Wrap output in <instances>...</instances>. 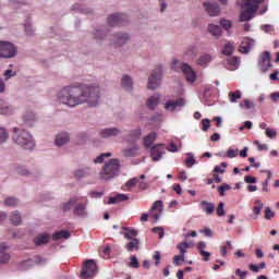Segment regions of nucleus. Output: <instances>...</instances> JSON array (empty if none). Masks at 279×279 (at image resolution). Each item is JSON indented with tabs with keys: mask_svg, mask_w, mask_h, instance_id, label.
Listing matches in <instances>:
<instances>
[{
	"mask_svg": "<svg viewBox=\"0 0 279 279\" xmlns=\"http://www.w3.org/2000/svg\"><path fill=\"white\" fill-rule=\"evenodd\" d=\"M256 45V41L252 38H244L240 45L239 51L240 53H248L250 51H252V49H254Z\"/></svg>",
	"mask_w": 279,
	"mask_h": 279,
	"instance_id": "f3484780",
	"label": "nucleus"
},
{
	"mask_svg": "<svg viewBox=\"0 0 279 279\" xmlns=\"http://www.w3.org/2000/svg\"><path fill=\"white\" fill-rule=\"evenodd\" d=\"M57 100L68 108H75L87 104L89 108H97L101 101V88L97 85L75 83L62 87L57 93Z\"/></svg>",
	"mask_w": 279,
	"mask_h": 279,
	"instance_id": "f257e3e1",
	"label": "nucleus"
},
{
	"mask_svg": "<svg viewBox=\"0 0 279 279\" xmlns=\"http://www.w3.org/2000/svg\"><path fill=\"white\" fill-rule=\"evenodd\" d=\"M122 230H125V232H120V234H123L124 239L132 240L135 239V236H138V231H136L135 229L123 227Z\"/></svg>",
	"mask_w": 279,
	"mask_h": 279,
	"instance_id": "473e14b6",
	"label": "nucleus"
},
{
	"mask_svg": "<svg viewBox=\"0 0 279 279\" xmlns=\"http://www.w3.org/2000/svg\"><path fill=\"white\" fill-rule=\"evenodd\" d=\"M240 108H245L246 110H252L256 108L254 102L250 101L248 99H244L242 102H240Z\"/></svg>",
	"mask_w": 279,
	"mask_h": 279,
	"instance_id": "864d4df0",
	"label": "nucleus"
},
{
	"mask_svg": "<svg viewBox=\"0 0 279 279\" xmlns=\"http://www.w3.org/2000/svg\"><path fill=\"white\" fill-rule=\"evenodd\" d=\"M230 189H232V186H230V184H222L218 187V193L219 195H221V197H223L226 195V191H230Z\"/></svg>",
	"mask_w": 279,
	"mask_h": 279,
	"instance_id": "680f3d73",
	"label": "nucleus"
},
{
	"mask_svg": "<svg viewBox=\"0 0 279 279\" xmlns=\"http://www.w3.org/2000/svg\"><path fill=\"white\" fill-rule=\"evenodd\" d=\"M210 62H213V56L208 53H204L199 56V58L196 61V64L197 66H202L203 69H206V66H208Z\"/></svg>",
	"mask_w": 279,
	"mask_h": 279,
	"instance_id": "cd10ccee",
	"label": "nucleus"
},
{
	"mask_svg": "<svg viewBox=\"0 0 279 279\" xmlns=\"http://www.w3.org/2000/svg\"><path fill=\"white\" fill-rule=\"evenodd\" d=\"M5 206H17L19 205V199L14 197H9L4 201Z\"/></svg>",
	"mask_w": 279,
	"mask_h": 279,
	"instance_id": "774afa93",
	"label": "nucleus"
},
{
	"mask_svg": "<svg viewBox=\"0 0 279 279\" xmlns=\"http://www.w3.org/2000/svg\"><path fill=\"white\" fill-rule=\"evenodd\" d=\"M232 53H234V46L231 43H228L222 49V54L232 56Z\"/></svg>",
	"mask_w": 279,
	"mask_h": 279,
	"instance_id": "8fccbe9b",
	"label": "nucleus"
},
{
	"mask_svg": "<svg viewBox=\"0 0 279 279\" xmlns=\"http://www.w3.org/2000/svg\"><path fill=\"white\" fill-rule=\"evenodd\" d=\"M86 141H88V133L82 132L77 135V144L78 145L86 143Z\"/></svg>",
	"mask_w": 279,
	"mask_h": 279,
	"instance_id": "052dcab7",
	"label": "nucleus"
},
{
	"mask_svg": "<svg viewBox=\"0 0 279 279\" xmlns=\"http://www.w3.org/2000/svg\"><path fill=\"white\" fill-rule=\"evenodd\" d=\"M121 134H123V131L117 126L105 128L99 131V136L106 140L118 138V136H121Z\"/></svg>",
	"mask_w": 279,
	"mask_h": 279,
	"instance_id": "ddd939ff",
	"label": "nucleus"
},
{
	"mask_svg": "<svg viewBox=\"0 0 279 279\" xmlns=\"http://www.w3.org/2000/svg\"><path fill=\"white\" fill-rule=\"evenodd\" d=\"M260 29L264 34H274L276 32V28H274V25H270V24L262 25Z\"/></svg>",
	"mask_w": 279,
	"mask_h": 279,
	"instance_id": "6e6d98bb",
	"label": "nucleus"
},
{
	"mask_svg": "<svg viewBox=\"0 0 279 279\" xmlns=\"http://www.w3.org/2000/svg\"><path fill=\"white\" fill-rule=\"evenodd\" d=\"M156 138H158V134H156V132L148 134L147 136L144 137V146L147 149H149V147L154 145V142L156 141Z\"/></svg>",
	"mask_w": 279,
	"mask_h": 279,
	"instance_id": "e433bc0d",
	"label": "nucleus"
},
{
	"mask_svg": "<svg viewBox=\"0 0 279 279\" xmlns=\"http://www.w3.org/2000/svg\"><path fill=\"white\" fill-rule=\"evenodd\" d=\"M184 106H186V99L184 98H170L168 100H166L165 102V110L167 112H180V110H182V108H184Z\"/></svg>",
	"mask_w": 279,
	"mask_h": 279,
	"instance_id": "6e6552de",
	"label": "nucleus"
},
{
	"mask_svg": "<svg viewBox=\"0 0 279 279\" xmlns=\"http://www.w3.org/2000/svg\"><path fill=\"white\" fill-rule=\"evenodd\" d=\"M122 88L128 93H132V90H134V81L132 80V76L128 74L122 76Z\"/></svg>",
	"mask_w": 279,
	"mask_h": 279,
	"instance_id": "b1692460",
	"label": "nucleus"
},
{
	"mask_svg": "<svg viewBox=\"0 0 279 279\" xmlns=\"http://www.w3.org/2000/svg\"><path fill=\"white\" fill-rule=\"evenodd\" d=\"M106 36H108V28H106V27L96 28V31L94 33V38L96 40H104V38H106Z\"/></svg>",
	"mask_w": 279,
	"mask_h": 279,
	"instance_id": "58836bf2",
	"label": "nucleus"
},
{
	"mask_svg": "<svg viewBox=\"0 0 279 279\" xmlns=\"http://www.w3.org/2000/svg\"><path fill=\"white\" fill-rule=\"evenodd\" d=\"M19 53V48L5 40H0V58L4 60H11L12 58H16V54Z\"/></svg>",
	"mask_w": 279,
	"mask_h": 279,
	"instance_id": "423d86ee",
	"label": "nucleus"
},
{
	"mask_svg": "<svg viewBox=\"0 0 279 279\" xmlns=\"http://www.w3.org/2000/svg\"><path fill=\"white\" fill-rule=\"evenodd\" d=\"M220 25L226 29V32H230L232 29V21L230 20L221 19Z\"/></svg>",
	"mask_w": 279,
	"mask_h": 279,
	"instance_id": "603ef678",
	"label": "nucleus"
},
{
	"mask_svg": "<svg viewBox=\"0 0 279 279\" xmlns=\"http://www.w3.org/2000/svg\"><path fill=\"white\" fill-rule=\"evenodd\" d=\"M128 43H130V34L125 32L116 33L110 38V45L116 48L123 47Z\"/></svg>",
	"mask_w": 279,
	"mask_h": 279,
	"instance_id": "1a4fd4ad",
	"label": "nucleus"
},
{
	"mask_svg": "<svg viewBox=\"0 0 279 279\" xmlns=\"http://www.w3.org/2000/svg\"><path fill=\"white\" fill-rule=\"evenodd\" d=\"M128 199H130L129 195L118 194L116 196L110 197L108 204H119L121 202H128Z\"/></svg>",
	"mask_w": 279,
	"mask_h": 279,
	"instance_id": "4c0bfd02",
	"label": "nucleus"
},
{
	"mask_svg": "<svg viewBox=\"0 0 279 279\" xmlns=\"http://www.w3.org/2000/svg\"><path fill=\"white\" fill-rule=\"evenodd\" d=\"M10 138V132L8 129L0 126V145L8 142Z\"/></svg>",
	"mask_w": 279,
	"mask_h": 279,
	"instance_id": "49530a36",
	"label": "nucleus"
},
{
	"mask_svg": "<svg viewBox=\"0 0 279 279\" xmlns=\"http://www.w3.org/2000/svg\"><path fill=\"white\" fill-rule=\"evenodd\" d=\"M110 156H112V153H104L94 159V163L101 165V162H104L106 158H110Z\"/></svg>",
	"mask_w": 279,
	"mask_h": 279,
	"instance_id": "3c124183",
	"label": "nucleus"
},
{
	"mask_svg": "<svg viewBox=\"0 0 279 279\" xmlns=\"http://www.w3.org/2000/svg\"><path fill=\"white\" fill-rule=\"evenodd\" d=\"M207 31L211 36H214V38H217V39L221 38V36L223 35V29H221V26L217 24H208Z\"/></svg>",
	"mask_w": 279,
	"mask_h": 279,
	"instance_id": "5701e85b",
	"label": "nucleus"
},
{
	"mask_svg": "<svg viewBox=\"0 0 279 279\" xmlns=\"http://www.w3.org/2000/svg\"><path fill=\"white\" fill-rule=\"evenodd\" d=\"M95 173H97V170L90 167L81 168L74 171L76 178H88V175H95Z\"/></svg>",
	"mask_w": 279,
	"mask_h": 279,
	"instance_id": "6ab92c4d",
	"label": "nucleus"
},
{
	"mask_svg": "<svg viewBox=\"0 0 279 279\" xmlns=\"http://www.w3.org/2000/svg\"><path fill=\"white\" fill-rule=\"evenodd\" d=\"M120 173H121V162L119 161V159H110L101 168L99 172V178L105 182H110V180H114V178H119Z\"/></svg>",
	"mask_w": 279,
	"mask_h": 279,
	"instance_id": "f03ea898",
	"label": "nucleus"
},
{
	"mask_svg": "<svg viewBox=\"0 0 279 279\" xmlns=\"http://www.w3.org/2000/svg\"><path fill=\"white\" fill-rule=\"evenodd\" d=\"M163 154H167V147L163 144H156L150 147V158L154 162H160Z\"/></svg>",
	"mask_w": 279,
	"mask_h": 279,
	"instance_id": "f8f14e48",
	"label": "nucleus"
},
{
	"mask_svg": "<svg viewBox=\"0 0 279 279\" xmlns=\"http://www.w3.org/2000/svg\"><path fill=\"white\" fill-rule=\"evenodd\" d=\"M267 138H276L278 136V131L276 129L267 128L265 131Z\"/></svg>",
	"mask_w": 279,
	"mask_h": 279,
	"instance_id": "13d9d810",
	"label": "nucleus"
},
{
	"mask_svg": "<svg viewBox=\"0 0 279 279\" xmlns=\"http://www.w3.org/2000/svg\"><path fill=\"white\" fill-rule=\"evenodd\" d=\"M35 245H46V243H49V234L47 233H40L34 239Z\"/></svg>",
	"mask_w": 279,
	"mask_h": 279,
	"instance_id": "f704fd0d",
	"label": "nucleus"
},
{
	"mask_svg": "<svg viewBox=\"0 0 279 279\" xmlns=\"http://www.w3.org/2000/svg\"><path fill=\"white\" fill-rule=\"evenodd\" d=\"M14 108L5 102L3 99H0V114L10 116L13 114Z\"/></svg>",
	"mask_w": 279,
	"mask_h": 279,
	"instance_id": "c85d7f7f",
	"label": "nucleus"
},
{
	"mask_svg": "<svg viewBox=\"0 0 279 279\" xmlns=\"http://www.w3.org/2000/svg\"><path fill=\"white\" fill-rule=\"evenodd\" d=\"M185 156H186L185 166L189 169H193V166L197 163V160L195 159V155H193V153H186Z\"/></svg>",
	"mask_w": 279,
	"mask_h": 279,
	"instance_id": "a19ab883",
	"label": "nucleus"
},
{
	"mask_svg": "<svg viewBox=\"0 0 279 279\" xmlns=\"http://www.w3.org/2000/svg\"><path fill=\"white\" fill-rule=\"evenodd\" d=\"M23 121L27 128H34L37 121L36 114L32 111H28L23 116Z\"/></svg>",
	"mask_w": 279,
	"mask_h": 279,
	"instance_id": "393cba45",
	"label": "nucleus"
},
{
	"mask_svg": "<svg viewBox=\"0 0 279 279\" xmlns=\"http://www.w3.org/2000/svg\"><path fill=\"white\" fill-rule=\"evenodd\" d=\"M97 276V263L94 259H87L82 268L81 278L90 279Z\"/></svg>",
	"mask_w": 279,
	"mask_h": 279,
	"instance_id": "0eeeda50",
	"label": "nucleus"
},
{
	"mask_svg": "<svg viewBox=\"0 0 279 279\" xmlns=\"http://www.w3.org/2000/svg\"><path fill=\"white\" fill-rule=\"evenodd\" d=\"M171 70L174 73L183 72V75L189 84H195L197 82V72L186 62H181L178 59H173L171 63Z\"/></svg>",
	"mask_w": 279,
	"mask_h": 279,
	"instance_id": "20e7f679",
	"label": "nucleus"
},
{
	"mask_svg": "<svg viewBox=\"0 0 279 279\" xmlns=\"http://www.w3.org/2000/svg\"><path fill=\"white\" fill-rule=\"evenodd\" d=\"M267 173H268V177H267V179L263 182V187H262V191L264 192V193H269V187H267V186H269V180H271V171H267Z\"/></svg>",
	"mask_w": 279,
	"mask_h": 279,
	"instance_id": "4d7b16f0",
	"label": "nucleus"
},
{
	"mask_svg": "<svg viewBox=\"0 0 279 279\" xmlns=\"http://www.w3.org/2000/svg\"><path fill=\"white\" fill-rule=\"evenodd\" d=\"M137 153H138V146L136 145L126 147L122 150V154L123 156H125V158H133L134 156H136Z\"/></svg>",
	"mask_w": 279,
	"mask_h": 279,
	"instance_id": "72a5a7b5",
	"label": "nucleus"
},
{
	"mask_svg": "<svg viewBox=\"0 0 279 279\" xmlns=\"http://www.w3.org/2000/svg\"><path fill=\"white\" fill-rule=\"evenodd\" d=\"M228 97H229V100L231 104H236V101H239V99H241L242 93H241V90L230 92Z\"/></svg>",
	"mask_w": 279,
	"mask_h": 279,
	"instance_id": "a18cd8bd",
	"label": "nucleus"
},
{
	"mask_svg": "<svg viewBox=\"0 0 279 279\" xmlns=\"http://www.w3.org/2000/svg\"><path fill=\"white\" fill-rule=\"evenodd\" d=\"M71 141V135L68 132H61L56 136L54 143L57 147H62V145H66Z\"/></svg>",
	"mask_w": 279,
	"mask_h": 279,
	"instance_id": "412c9836",
	"label": "nucleus"
},
{
	"mask_svg": "<svg viewBox=\"0 0 279 279\" xmlns=\"http://www.w3.org/2000/svg\"><path fill=\"white\" fill-rule=\"evenodd\" d=\"M9 221L12 226H21L23 223V216L19 210H14L9 215Z\"/></svg>",
	"mask_w": 279,
	"mask_h": 279,
	"instance_id": "a878e982",
	"label": "nucleus"
},
{
	"mask_svg": "<svg viewBox=\"0 0 279 279\" xmlns=\"http://www.w3.org/2000/svg\"><path fill=\"white\" fill-rule=\"evenodd\" d=\"M160 80H162V69L157 68L151 71L148 77V88L149 90H156L160 86Z\"/></svg>",
	"mask_w": 279,
	"mask_h": 279,
	"instance_id": "9d476101",
	"label": "nucleus"
},
{
	"mask_svg": "<svg viewBox=\"0 0 279 279\" xmlns=\"http://www.w3.org/2000/svg\"><path fill=\"white\" fill-rule=\"evenodd\" d=\"M158 104H160V95L159 94H155V95L150 96L146 101V106L149 110H156V108L158 107Z\"/></svg>",
	"mask_w": 279,
	"mask_h": 279,
	"instance_id": "bb28decb",
	"label": "nucleus"
},
{
	"mask_svg": "<svg viewBox=\"0 0 279 279\" xmlns=\"http://www.w3.org/2000/svg\"><path fill=\"white\" fill-rule=\"evenodd\" d=\"M203 5L209 16H219L221 14V9H219V3L217 2H204Z\"/></svg>",
	"mask_w": 279,
	"mask_h": 279,
	"instance_id": "dca6fc26",
	"label": "nucleus"
},
{
	"mask_svg": "<svg viewBox=\"0 0 279 279\" xmlns=\"http://www.w3.org/2000/svg\"><path fill=\"white\" fill-rule=\"evenodd\" d=\"M77 205L74 207V215L76 217H81L82 219H86L88 217V211L86 210V203H76Z\"/></svg>",
	"mask_w": 279,
	"mask_h": 279,
	"instance_id": "aec40b11",
	"label": "nucleus"
},
{
	"mask_svg": "<svg viewBox=\"0 0 279 279\" xmlns=\"http://www.w3.org/2000/svg\"><path fill=\"white\" fill-rule=\"evenodd\" d=\"M203 213H206V215H213L215 213V204L209 203L208 201H202L199 204Z\"/></svg>",
	"mask_w": 279,
	"mask_h": 279,
	"instance_id": "c756f323",
	"label": "nucleus"
},
{
	"mask_svg": "<svg viewBox=\"0 0 279 279\" xmlns=\"http://www.w3.org/2000/svg\"><path fill=\"white\" fill-rule=\"evenodd\" d=\"M16 173H19V175H29V171L27 169V167L25 166H17L16 167Z\"/></svg>",
	"mask_w": 279,
	"mask_h": 279,
	"instance_id": "e2e57ef3",
	"label": "nucleus"
},
{
	"mask_svg": "<svg viewBox=\"0 0 279 279\" xmlns=\"http://www.w3.org/2000/svg\"><path fill=\"white\" fill-rule=\"evenodd\" d=\"M162 216V201H156L150 209L149 217L154 219L153 223H156Z\"/></svg>",
	"mask_w": 279,
	"mask_h": 279,
	"instance_id": "2eb2a0df",
	"label": "nucleus"
},
{
	"mask_svg": "<svg viewBox=\"0 0 279 279\" xmlns=\"http://www.w3.org/2000/svg\"><path fill=\"white\" fill-rule=\"evenodd\" d=\"M129 241L130 242L125 245L128 252H138V248L141 247V240L134 238Z\"/></svg>",
	"mask_w": 279,
	"mask_h": 279,
	"instance_id": "7c9ffc66",
	"label": "nucleus"
},
{
	"mask_svg": "<svg viewBox=\"0 0 279 279\" xmlns=\"http://www.w3.org/2000/svg\"><path fill=\"white\" fill-rule=\"evenodd\" d=\"M141 134H142L141 129L133 130L131 132V134L125 137V141H129V142L132 143V142L141 138Z\"/></svg>",
	"mask_w": 279,
	"mask_h": 279,
	"instance_id": "c03bdc74",
	"label": "nucleus"
},
{
	"mask_svg": "<svg viewBox=\"0 0 279 279\" xmlns=\"http://www.w3.org/2000/svg\"><path fill=\"white\" fill-rule=\"evenodd\" d=\"M227 64H229L228 69L229 71H235V69H239V58L232 57L227 60Z\"/></svg>",
	"mask_w": 279,
	"mask_h": 279,
	"instance_id": "37998d69",
	"label": "nucleus"
},
{
	"mask_svg": "<svg viewBox=\"0 0 279 279\" xmlns=\"http://www.w3.org/2000/svg\"><path fill=\"white\" fill-rule=\"evenodd\" d=\"M107 21L110 27H121L128 23V15L123 13H113L108 17Z\"/></svg>",
	"mask_w": 279,
	"mask_h": 279,
	"instance_id": "9b49d317",
	"label": "nucleus"
},
{
	"mask_svg": "<svg viewBox=\"0 0 279 279\" xmlns=\"http://www.w3.org/2000/svg\"><path fill=\"white\" fill-rule=\"evenodd\" d=\"M129 267H132L133 269H138L141 267V263L138 262V258L136 255L131 256V262L129 263Z\"/></svg>",
	"mask_w": 279,
	"mask_h": 279,
	"instance_id": "5fc2aeb1",
	"label": "nucleus"
},
{
	"mask_svg": "<svg viewBox=\"0 0 279 279\" xmlns=\"http://www.w3.org/2000/svg\"><path fill=\"white\" fill-rule=\"evenodd\" d=\"M260 3H263V0H246V2L242 5L245 11H242L240 14L241 23L252 21V16L256 14Z\"/></svg>",
	"mask_w": 279,
	"mask_h": 279,
	"instance_id": "39448f33",
	"label": "nucleus"
},
{
	"mask_svg": "<svg viewBox=\"0 0 279 279\" xmlns=\"http://www.w3.org/2000/svg\"><path fill=\"white\" fill-rule=\"evenodd\" d=\"M191 247V243L189 242H181L177 245V250L180 251L181 255H186V248Z\"/></svg>",
	"mask_w": 279,
	"mask_h": 279,
	"instance_id": "09e8293b",
	"label": "nucleus"
},
{
	"mask_svg": "<svg viewBox=\"0 0 279 279\" xmlns=\"http://www.w3.org/2000/svg\"><path fill=\"white\" fill-rule=\"evenodd\" d=\"M198 53L197 46L191 45L187 46L184 50V56L187 60H193Z\"/></svg>",
	"mask_w": 279,
	"mask_h": 279,
	"instance_id": "2f4dec72",
	"label": "nucleus"
},
{
	"mask_svg": "<svg viewBox=\"0 0 279 279\" xmlns=\"http://www.w3.org/2000/svg\"><path fill=\"white\" fill-rule=\"evenodd\" d=\"M24 32H25L26 36H34L36 28H34V25H32V22L27 21L24 24Z\"/></svg>",
	"mask_w": 279,
	"mask_h": 279,
	"instance_id": "de8ad7c7",
	"label": "nucleus"
},
{
	"mask_svg": "<svg viewBox=\"0 0 279 279\" xmlns=\"http://www.w3.org/2000/svg\"><path fill=\"white\" fill-rule=\"evenodd\" d=\"M264 204L262 201H255V206L253 207L254 219H258V215L263 213Z\"/></svg>",
	"mask_w": 279,
	"mask_h": 279,
	"instance_id": "79ce46f5",
	"label": "nucleus"
},
{
	"mask_svg": "<svg viewBox=\"0 0 279 279\" xmlns=\"http://www.w3.org/2000/svg\"><path fill=\"white\" fill-rule=\"evenodd\" d=\"M60 239H71V232L61 230L52 234V241H60Z\"/></svg>",
	"mask_w": 279,
	"mask_h": 279,
	"instance_id": "c9c22d12",
	"label": "nucleus"
},
{
	"mask_svg": "<svg viewBox=\"0 0 279 279\" xmlns=\"http://www.w3.org/2000/svg\"><path fill=\"white\" fill-rule=\"evenodd\" d=\"M5 82H8V80H10L11 77H15L16 72L12 71V69H9L7 71H4V73L2 74Z\"/></svg>",
	"mask_w": 279,
	"mask_h": 279,
	"instance_id": "338daca9",
	"label": "nucleus"
},
{
	"mask_svg": "<svg viewBox=\"0 0 279 279\" xmlns=\"http://www.w3.org/2000/svg\"><path fill=\"white\" fill-rule=\"evenodd\" d=\"M34 263H36V265H45L47 263V259L41 256H35L34 259H27L22 262L21 267L22 269H29L34 267Z\"/></svg>",
	"mask_w": 279,
	"mask_h": 279,
	"instance_id": "a211bd4d",
	"label": "nucleus"
},
{
	"mask_svg": "<svg viewBox=\"0 0 279 279\" xmlns=\"http://www.w3.org/2000/svg\"><path fill=\"white\" fill-rule=\"evenodd\" d=\"M77 202H80V197H77V196L70 198L69 202L63 204V211L68 213V210H71L73 208V206H75V204H77Z\"/></svg>",
	"mask_w": 279,
	"mask_h": 279,
	"instance_id": "ea45409f",
	"label": "nucleus"
},
{
	"mask_svg": "<svg viewBox=\"0 0 279 279\" xmlns=\"http://www.w3.org/2000/svg\"><path fill=\"white\" fill-rule=\"evenodd\" d=\"M151 232H154V234H159V239H165V229H162V227H155Z\"/></svg>",
	"mask_w": 279,
	"mask_h": 279,
	"instance_id": "69168bd1",
	"label": "nucleus"
},
{
	"mask_svg": "<svg viewBox=\"0 0 279 279\" xmlns=\"http://www.w3.org/2000/svg\"><path fill=\"white\" fill-rule=\"evenodd\" d=\"M236 156H239V148L233 149L230 147L226 153L227 158H236Z\"/></svg>",
	"mask_w": 279,
	"mask_h": 279,
	"instance_id": "bf43d9fd",
	"label": "nucleus"
},
{
	"mask_svg": "<svg viewBox=\"0 0 279 279\" xmlns=\"http://www.w3.org/2000/svg\"><path fill=\"white\" fill-rule=\"evenodd\" d=\"M138 182H141L140 178H132L126 182L125 185L128 186V189H134V186H136Z\"/></svg>",
	"mask_w": 279,
	"mask_h": 279,
	"instance_id": "0e129e2a",
	"label": "nucleus"
},
{
	"mask_svg": "<svg viewBox=\"0 0 279 279\" xmlns=\"http://www.w3.org/2000/svg\"><path fill=\"white\" fill-rule=\"evenodd\" d=\"M258 64H259V69L263 71V73H267V71H269V69H271V52L264 51L260 54Z\"/></svg>",
	"mask_w": 279,
	"mask_h": 279,
	"instance_id": "4468645a",
	"label": "nucleus"
},
{
	"mask_svg": "<svg viewBox=\"0 0 279 279\" xmlns=\"http://www.w3.org/2000/svg\"><path fill=\"white\" fill-rule=\"evenodd\" d=\"M12 138L16 145H20V147H24L25 149L32 150L36 147L34 136H32L29 132L23 129L14 128Z\"/></svg>",
	"mask_w": 279,
	"mask_h": 279,
	"instance_id": "7ed1b4c3",
	"label": "nucleus"
},
{
	"mask_svg": "<svg viewBox=\"0 0 279 279\" xmlns=\"http://www.w3.org/2000/svg\"><path fill=\"white\" fill-rule=\"evenodd\" d=\"M11 256L8 253V244H0V265H5L10 260Z\"/></svg>",
	"mask_w": 279,
	"mask_h": 279,
	"instance_id": "4be33fe9",
	"label": "nucleus"
}]
</instances>
